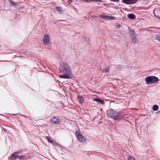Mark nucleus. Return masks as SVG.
Here are the masks:
<instances>
[{
	"label": "nucleus",
	"mask_w": 160,
	"mask_h": 160,
	"mask_svg": "<svg viewBox=\"0 0 160 160\" xmlns=\"http://www.w3.org/2000/svg\"><path fill=\"white\" fill-rule=\"evenodd\" d=\"M59 69L60 73L63 74L59 76L60 78L65 79L71 78L72 74L71 68L68 63L62 62L60 64Z\"/></svg>",
	"instance_id": "f257e3e1"
},
{
	"label": "nucleus",
	"mask_w": 160,
	"mask_h": 160,
	"mask_svg": "<svg viewBox=\"0 0 160 160\" xmlns=\"http://www.w3.org/2000/svg\"><path fill=\"white\" fill-rule=\"evenodd\" d=\"M108 117L116 121L120 120L123 117L122 116L120 115L117 112H114L112 109H110V110L108 111Z\"/></svg>",
	"instance_id": "f03ea898"
},
{
	"label": "nucleus",
	"mask_w": 160,
	"mask_h": 160,
	"mask_svg": "<svg viewBox=\"0 0 160 160\" xmlns=\"http://www.w3.org/2000/svg\"><path fill=\"white\" fill-rule=\"evenodd\" d=\"M145 81L147 84L149 85L158 82L159 81V79L157 77L150 76L146 77Z\"/></svg>",
	"instance_id": "7ed1b4c3"
},
{
	"label": "nucleus",
	"mask_w": 160,
	"mask_h": 160,
	"mask_svg": "<svg viewBox=\"0 0 160 160\" xmlns=\"http://www.w3.org/2000/svg\"><path fill=\"white\" fill-rule=\"evenodd\" d=\"M50 39L49 35L48 34H45L43 37V43L44 45H47V48L50 49L51 45L50 44Z\"/></svg>",
	"instance_id": "20e7f679"
},
{
	"label": "nucleus",
	"mask_w": 160,
	"mask_h": 160,
	"mask_svg": "<svg viewBox=\"0 0 160 160\" xmlns=\"http://www.w3.org/2000/svg\"><path fill=\"white\" fill-rule=\"evenodd\" d=\"M19 152H18L13 153L8 158V159L9 160H15L16 158H18L19 159H22L24 158L25 157L24 156L20 155H19Z\"/></svg>",
	"instance_id": "39448f33"
},
{
	"label": "nucleus",
	"mask_w": 160,
	"mask_h": 160,
	"mask_svg": "<svg viewBox=\"0 0 160 160\" xmlns=\"http://www.w3.org/2000/svg\"><path fill=\"white\" fill-rule=\"evenodd\" d=\"M76 134L78 140L82 142H86V139L82 136L81 134L78 131L76 132Z\"/></svg>",
	"instance_id": "423d86ee"
},
{
	"label": "nucleus",
	"mask_w": 160,
	"mask_h": 160,
	"mask_svg": "<svg viewBox=\"0 0 160 160\" xmlns=\"http://www.w3.org/2000/svg\"><path fill=\"white\" fill-rule=\"evenodd\" d=\"M138 0H122L123 3L126 4H132L136 3Z\"/></svg>",
	"instance_id": "0eeeda50"
},
{
	"label": "nucleus",
	"mask_w": 160,
	"mask_h": 160,
	"mask_svg": "<svg viewBox=\"0 0 160 160\" xmlns=\"http://www.w3.org/2000/svg\"><path fill=\"white\" fill-rule=\"evenodd\" d=\"M51 121L52 122L56 124H58L60 123L59 120L57 117H54L52 118Z\"/></svg>",
	"instance_id": "6e6552de"
},
{
	"label": "nucleus",
	"mask_w": 160,
	"mask_h": 160,
	"mask_svg": "<svg viewBox=\"0 0 160 160\" xmlns=\"http://www.w3.org/2000/svg\"><path fill=\"white\" fill-rule=\"evenodd\" d=\"M93 101H95L98 103H101L102 105H103L105 103V102L103 100L99 98H93Z\"/></svg>",
	"instance_id": "1a4fd4ad"
},
{
	"label": "nucleus",
	"mask_w": 160,
	"mask_h": 160,
	"mask_svg": "<svg viewBox=\"0 0 160 160\" xmlns=\"http://www.w3.org/2000/svg\"><path fill=\"white\" fill-rule=\"evenodd\" d=\"M128 32L130 35V38H132L133 37H136L135 32L132 29H129Z\"/></svg>",
	"instance_id": "9d476101"
},
{
	"label": "nucleus",
	"mask_w": 160,
	"mask_h": 160,
	"mask_svg": "<svg viewBox=\"0 0 160 160\" xmlns=\"http://www.w3.org/2000/svg\"><path fill=\"white\" fill-rule=\"evenodd\" d=\"M77 98L79 103L81 104H82L84 101L83 98L82 96H78Z\"/></svg>",
	"instance_id": "9b49d317"
},
{
	"label": "nucleus",
	"mask_w": 160,
	"mask_h": 160,
	"mask_svg": "<svg viewBox=\"0 0 160 160\" xmlns=\"http://www.w3.org/2000/svg\"><path fill=\"white\" fill-rule=\"evenodd\" d=\"M127 17L130 19L132 20L135 19L136 18L135 16L132 13H129L128 14Z\"/></svg>",
	"instance_id": "f8f14e48"
},
{
	"label": "nucleus",
	"mask_w": 160,
	"mask_h": 160,
	"mask_svg": "<svg viewBox=\"0 0 160 160\" xmlns=\"http://www.w3.org/2000/svg\"><path fill=\"white\" fill-rule=\"evenodd\" d=\"M99 18H100L106 20H108V16H105L103 15H101L99 16Z\"/></svg>",
	"instance_id": "ddd939ff"
},
{
	"label": "nucleus",
	"mask_w": 160,
	"mask_h": 160,
	"mask_svg": "<svg viewBox=\"0 0 160 160\" xmlns=\"http://www.w3.org/2000/svg\"><path fill=\"white\" fill-rule=\"evenodd\" d=\"M130 38L131 39L133 43H137L138 42V41L136 38V37H133Z\"/></svg>",
	"instance_id": "4468645a"
},
{
	"label": "nucleus",
	"mask_w": 160,
	"mask_h": 160,
	"mask_svg": "<svg viewBox=\"0 0 160 160\" xmlns=\"http://www.w3.org/2000/svg\"><path fill=\"white\" fill-rule=\"evenodd\" d=\"M46 138L47 140L50 143H52L53 142V141L52 140H51L50 138L48 136H47L46 137Z\"/></svg>",
	"instance_id": "2eb2a0df"
},
{
	"label": "nucleus",
	"mask_w": 160,
	"mask_h": 160,
	"mask_svg": "<svg viewBox=\"0 0 160 160\" xmlns=\"http://www.w3.org/2000/svg\"><path fill=\"white\" fill-rule=\"evenodd\" d=\"M158 109V107L156 105H154L153 106L152 109L154 111L157 110Z\"/></svg>",
	"instance_id": "dca6fc26"
},
{
	"label": "nucleus",
	"mask_w": 160,
	"mask_h": 160,
	"mask_svg": "<svg viewBox=\"0 0 160 160\" xmlns=\"http://www.w3.org/2000/svg\"><path fill=\"white\" fill-rule=\"evenodd\" d=\"M84 0L86 2H90L91 1H95L96 2H97L98 1L100 2V1H101L100 0Z\"/></svg>",
	"instance_id": "f3484780"
},
{
	"label": "nucleus",
	"mask_w": 160,
	"mask_h": 160,
	"mask_svg": "<svg viewBox=\"0 0 160 160\" xmlns=\"http://www.w3.org/2000/svg\"><path fill=\"white\" fill-rule=\"evenodd\" d=\"M110 69V68L109 67H108L107 68L104 69L103 71V72H109V70Z\"/></svg>",
	"instance_id": "a211bd4d"
},
{
	"label": "nucleus",
	"mask_w": 160,
	"mask_h": 160,
	"mask_svg": "<svg viewBox=\"0 0 160 160\" xmlns=\"http://www.w3.org/2000/svg\"><path fill=\"white\" fill-rule=\"evenodd\" d=\"M156 39L160 42V34L158 35L156 37Z\"/></svg>",
	"instance_id": "6ab92c4d"
},
{
	"label": "nucleus",
	"mask_w": 160,
	"mask_h": 160,
	"mask_svg": "<svg viewBox=\"0 0 160 160\" xmlns=\"http://www.w3.org/2000/svg\"><path fill=\"white\" fill-rule=\"evenodd\" d=\"M9 2H10L11 5L12 6H16L15 3L14 2H13L12 0H10Z\"/></svg>",
	"instance_id": "aec40b11"
},
{
	"label": "nucleus",
	"mask_w": 160,
	"mask_h": 160,
	"mask_svg": "<svg viewBox=\"0 0 160 160\" xmlns=\"http://www.w3.org/2000/svg\"><path fill=\"white\" fill-rule=\"evenodd\" d=\"M115 17L113 16H108V20H113L115 19Z\"/></svg>",
	"instance_id": "412c9836"
},
{
	"label": "nucleus",
	"mask_w": 160,
	"mask_h": 160,
	"mask_svg": "<svg viewBox=\"0 0 160 160\" xmlns=\"http://www.w3.org/2000/svg\"><path fill=\"white\" fill-rule=\"evenodd\" d=\"M56 8L58 12H60L61 11V8L60 7H57Z\"/></svg>",
	"instance_id": "4be33fe9"
},
{
	"label": "nucleus",
	"mask_w": 160,
	"mask_h": 160,
	"mask_svg": "<svg viewBox=\"0 0 160 160\" xmlns=\"http://www.w3.org/2000/svg\"><path fill=\"white\" fill-rule=\"evenodd\" d=\"M117 68L119 70H121L122 69V67L120 65H118L117 67Z\"/></svg>",
	"instance_id": "5701e85b"
},
{
	"label": "nucleus",
	"mask_w": 160,
	"mask_h": 160,
	"mask_svg": "<svg viewBox=\"0 0 160 160\" xmlns=\"http://www.w3.org/2000/svg\"><path fill=\"white\" fill-rule=\"evenodd\" d=\"M128 160H135V159L133 158L130 157L129 158H128Z\"/></svg>",
	"instance_id": "b1692460"
},
{
	"label": "nucleus",
	"mask_w": 160,
	"mask_h": 160,
	"mask_svg": "<svg viewBox=\"0 0 160 160\" xmlns=\"http://www.w3.org/2000/svg\"><path fill=\"white\" fill-rule=\"evenodd\" d=\"M84 40H85L86 41H87V42H88V40L89 39L88 38H87L86 37L84 38Z\"/></svg>",
	"instance_id": "393cba45"
},
{
	"label": "nucleus",
	"mask_w": 160,
	"mask_h": 160,
	"mask_svg": "<svg viewBox=\"0 0 160 160\" xmlns=\"http://www.w3.org/2000/svg\"><path fill=\"white\" fill-rule=\"evenodd\" d=\"M73 0H68V2L69 3H71Z\"/></svg>",
	"instance_id": "a878e982"
},
{
	"label": "nucleus",
	"mask_w": 160,
	"mask_h": 160,
	"mask_svg": "<svg viewBox=\"0 0 160 160\" xmlns=\"http://www.w3.org/2000/svg\"><path fill=\"white\" fill-rule=\"evenodd\" d=\"M111 1H113V2H118L119 0H110Z\"/></svg>",
	"instance_id": "bb28decb"
},
{
	"label": "nucleus",
	"mask_w": 160,
	"mask_h": 160,
	"mask_svg": "<svg viewBox=\"0 0 160 160\" xmlns=\"http://www.w3.org/2000/svg\"><path fill=\"white\" fill-rule=\"evenodd\" d=\"M59 22H65L66 21L64 20H60L59 21Z\"/></svg>",
	"instance_id": "cd10ccee"
},
{
	"label": "nucleus",
	"mask_w": 160,
	"mask_h": 160,
	"mask_svg": "<svg viewBox=\"0 0 160 160\" xmlns=\"http://www.w3.org/2000/svg\"><path fill=\"white\" fill-rule=\"evenodd\" d=\"M4 130L5 132H6L7 131V129H4Z\"/></svg>",
	"instance_id": "c85d7f7f"
},
{
	"label": "nucleus",
	"mask_w": 160,
	"mask_h": 160,
	"mask_svg": "<svg viewBox=\"0 0 160 160\" xmlns=\"http://www.w3.org/2000/svg\"><path fill=\"white\" fill-rule=\"evenodd\" d=\"M120 27H121V25H118V28H120Z\"/></svg>",
	"instance_id": "c756f323"
},
{
	"label": "nucleus",
	"mask_w": 160,
	"mask_h": 160,
	"mask_svg": "<svg viewBox=\"0 0 160 160\" xmlns=\"http://www.w3.org/2000/svg\"><path fill=\"white\" fill-rule=\"evenodd\" d=\"M159 19H160V17L158 18Z\"/></svg>",
	"instance_id": "7c9ffc66"
}]
</instances>
